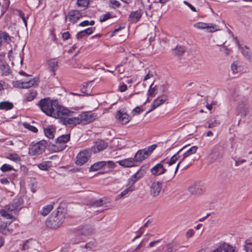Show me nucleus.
<instances>
[{
	"mask_svg": "<svg viewBox=\"0 0 252 252\" xmlns=\"http://www.w3.org/2000/svg\"><path fill=\"white\" fill-rule=\"evenodd\" d=\"M134 187L132 186H129L128 188L123 191L120 194H119L117 197V199H121L129 193H130L134 190Z\"/></svg>",
	"mask_w": 252,
	"mask_h": 252,
	"instance_id": "nucleus-34",
	"label": "nucleus"
},
{
	"mask_svg": "<svg viewBox=\"0 0 252 252\" xmlns=\"http://www.w3.org/2000/svg\"><path fill=\"white\" fill-rule=\"evenodd\" d=\"M92 81L89 82L88 83H84L83 87L81 89V91L82 94L86 95H89V93L87 92V88L88 87Z\"/></svg>",
	"mask_w": 252,
	"mask_h": 252,
	"instance_id": "nucleus-50",
	"label": "nucleus"
},
{
	"mask_svg": "<svg viewBox=\"0 0 252 252\" xmlns=\"http://www.w3.org/2000/svg\"><path fill=\"white\" fill-rule=\"evenodd\" d=\"M70 113L71 112L70 111V112L67 115H64L63 116V118H60L62 119V123L63 125L69 127H73L77 125L80 124L81 122L80 119L79 115H78L77 117H73L71 118L65 117V116L69 115Z\"/></svg>",
	"mask_w": 252,
	"mask_h": 252,
	"instance_id": "nucleus-7",
	"label": "nucleus"
},
{
	"mask_svg": "<svg viewBox=\"0 0 252 252\" xmlns=\"http://www.w3.org/2000/svg\"><path fill=\"white\" fill-rule=\"evenodd\" d=\"M105 200L106 199L104 198L99 199L98 200H96L93 202L92 203V206L94 207H100L103 206L104 204L106 203V202H105Z\"/></svg>",
	"mask_w": 252,
	"mask_h": 252,
	"instance_id": "nucleus-44",
	"label": "nucleus"
},
{
	"mask_svg": "<svg viewBox=\"0 0 252 252\" xmlns=\"http://www.w3.org/2000/svg\"><path fill=\"white\" fill-rule=\"evenodd\" d=\"M206 219H208L209 220H211L218 219L216 215L213 213H208L206 216L199 219L198 220H204Z\"/></svg>",
	"mask_w": 252,
	"mask_h": 252,
	"instance_id": "nucleus-43",
	"label": "nucleus"
},
{
	"mask_svg": "<svg viewBox=\"0 0 252 252\" xmlns=\"http://www.w3.org/2000/svg\"><path fill=\"white\" fill-rule=\"evenodd\" d=\"M205 184L201 181H197L190 185L188 189V191L192 195H199L206 191Z\"/></svg>",
	"mask_w": 252,
	"mask_h": 252,
	"instance_id": "nucleus-4",
	"label": "nucleus"
},
{
	"mask_svg": "<svg viewBox=\"0 0 252 252\" xmlns=\"http://www.w3.org/2000/svg\"><path fill=\"white\" fill-rule=\"evenodd\" d=\"M165 162V160H161L159 163L155 165L151 169V172L154 176H159L164 174L167 170L163 166V163Z\"/></svg>",
	"mask_w": 252,
	"mask_h": 252,
	"instance_id": "nucleus-9",
	"label": "nucleus"
},
{
	"mask_svg": "<svg viewBox=\"0 0 252 252\" xmlns=\"http://www.w3.org/2000/svg\"><path fill=\"white\" fill-rule=\"evenodd\" d=\"M153 85V83L151 84V85L150 87V89L149 90V95L151 96V97H154L156 94V87H152Z\"/></svg>",
	"mask_w": 252,
	"mask_h": 252,
	"instance_id": "nucleus-53",
	"label": "nucleus"
},
{
	"mask_svg": "<svg viewBox=\"0 0 252 252\" xmlns=\"http://www.w3.org/2000/svg\"><path fill=\"white\" fill-rule=\"evenodd\" d=\"M116 118L123 125H126L127 124L130 120V117L123 110H119L117 112Z\"/></svg>",
	"mask_w": 252,
	"mask_h": 252,
	"instance_id": "nucleus-14",
	"label": "nucleus"
},
{
	"mask_svg": "<svg viewBox=\"0 0 252 252\" xmlns=\"http://www.w3.org/2000/svg\"><path fill=\"white\" fill-rule=\"evenodd\" d=\"M157 146L156 145H152V146L148 147L147 150H146V152L147 154H148V156L152 153L154 150L156 148Z\"/></svg>",
	"mask_w": 252,
	"mask_h": 252,
	"instance_id": "nucleus-59",
	"label": "nucleus"
},
{
	"mask_svg": "<svg viewBox=\"0 0 252 252\" xmlns=\"http://www.w3.org/2000/svg\"><path fill=\"white\" fill-rule=\"evenodd\" d=\"M82 17V15L79 11L73 10L68 12L67 16L66 17V19L68 18L70 22L74 23Z\"/></svg>",
	"mask_w": 252,
	"mask_h": 252,
	"instance_id": "nucleus-17",
	"label": "nucleus"
},
{
	"mask_svg": "<svg viewBox=\"0 0 252 252\" xmlns=\"http://www.w3.org/2000/svg\"><path fill=\"white\" fill-rule=\"evenodd\" d=\"M49 68L51 72H54L58 66V62L55 59H50L48 61Z\"/></svg>",
	"mask_w": 252,
	"mask_h": 252,
	"instance_id": "nucleus-27",
	"label": "nucleus"
},
{
	"mask_svg": "<svg viewBox=\"0 0 252 252\" xmlns=\"http://www.w3.org/2000/svg\"><path fill=\"white\" fill-rule=\"evenodd\" d=\"M65 211V209L62 206V204L61 203L56 212H54L52 215H54L55 217H57L58 220H62L64 218Z\"/></svg>",
	"mask_w": 252,
	"mask_h": 252,
	"instance_id": "nucleus-19",
	"label": "nucleus"
},
{
	"mask_svg": "<svg viewBox=\"0 0 252 252\" xmlns=\"http://www.w3.org/2000/svg\"><path fill=\"white\" fill-rule=\"evenodd\" d=\"M12 170H14L13 166L10 164H4L1 166V171L2 172L9 171Z\"/></svg>",
	"mask_w": 252,
	"mask_h": 252,
	"instance_id": "nucleus-48",
	"label": "nucleus"
},
{
	"mask_svg": "<svg viewBox=\"0 0 252 252\" xmlns=\"http://www.w3.org/2000/svg\"><path fill=\"white\" fill-rule=\"evenodd\" d=\"M236 42L239 49L241 50V52L243 56L247 59H250L251 57V55L249 48H248L246 46L244 47L241 46L237 40L236 41Z\"/></svg>",
	"mask_w": 252,
	"mask_h": 252,
	"instance_id": "nucleus-25",
	"label": "nucleus"
},
{
	"mask_svg": "<svg viewBox=\"0 0 252 252\" xmlns=\"http://www.w3.org/2000/svg\"><path fill=\"white\" fill-rule=\"evenodd\" d=\"M45 135L50 139H53L54 137L55 129L52 125L48 126L44 128Z\"/></svg>",
	"mask_w": 252,
	"mask_h": 252,
	"instance_id": "nucleus-23",
	"label": "nucleus"
},
{
	"mask_svg": "<svg viewBox=\"0 0 252 252\" xmlns=\"http://www.w3.org/2000/svg\"><path fill=\"white\" fill-rule=\"evenodd\" d=\"M231 68L233 73H237L241 70V66L236 62L232 63Z\"/></svg>",
	"mask_w": 252,
	"mask_h": 252,
	"instance_id": "nucleus-40",
	"label": "nucleus"
},
{
	"mask_svg": "<svg viewBox=\"0 0 252 252\" xmlns=\"http://www.w3.org/2000/svg\"><path fill=\"white\" fill-rule=\"evenodd\" d=\"M221 247L222 249V251L225 252H234L235 251L234 248L228 244H224Z\"/></svg>",
	"mask_w": 252,
	"mask_h": 252,
	"instance_id": "nucleus-46",
	"label": "nucleus"
},
{
	"mask_svg": "<svg viewBox=\"0 0 252 252\" xmlns=\"http://www.w3.org/2000/svg\"><path fill=\"white\" fill-rule=\"evenodd\" d=\"M92 152L90 149L80 152L76 157L75 163L78 165H82L90 158Z\"/></svg>",
	"mask_w": 252,
	"mask_h": 252,
	"instance_id": "nucleus-6",
	"label": "nucleus"
},
{
	"mask_svg": "<svg viewBox=\"0 0 252 252\" xmlns=\"http://www.w3.org/2000/svg\"><path fill=\"white\" fill-rule=\"evenodd\" d=\"M193 27L198 29L206 30L209 32H213L219 30L218 26L213 23L198 22L194 24Z\"/></svg>",
	"mask_w": 252,
	"mask_h": 252,
	"instance_id": "nucleus-8",
	"label": "nucleus"
},
{
	"mask_svg": "<svg viewBox=\"0 0 252 252\" xmlns=\"http://www.w3.org/2000/svg\"><path fill=\"white\" fill-rule=\"evenodd\" d=\"M38 168L42 170H47L49 166L47 162L44 161L40 163L38 165Z\"/></svg>",
	"mask_w": 252,
	"mask_h": 252,
	"instance_id": "nucleus-52",
	"label": "nucleus"
},
{
	"mask_svg": "<svg viewBox=\"0 0 252 252\" xmlns=\"http://www.w3.org/2000/svg\"><path fill=\"white\" fill-rule=\"evenodd\" d=\"M197 149L198 148L197 146H192L184 154V158H187L189 157L190 155L195 153L197 151Z\"/></svg>",
	"mask_w": 252,
	"mask_h": 252,
	"instance_id": "nucleus-41",
	"label": "nucleus"
},
{
	"mask_svg": "<svg viewBox=\"0 0 252 252\" xmlns=\"http://www.w3.org/2000/svg\"><path fill=\"white\" fill-rule=\"evenodd\" d=\"M93 231V228L89 225H85L80 230V233L85 236L91 235Z\"/></svg>",
	"mask_w": 252,
	"mask_h": 252,
	"instance_id": "nucleus-29",
	"label": "nucleus"
},
{
	"mask_svg": "<svg viewBox=\"0 0 252 252\" xmlns=\"http://www.w3.org/2000/svg\"><path fill=\"white\" fill-rule=\"evenodd\" d=\"M36 95L35 92H32L27 93L25 95V99L27 101H31L34 99Z\"/></svg>",
	"mask_w": 252,
	"mask_h": 252,
	"instance_id": "nucleus-42",
	"label": "nucleus"
},
{
	"mask_svg": "<svg viewBox=\"0 0 252 252\" xmlns=\"http://www.w3.org/2000/svg\"><path fill=\"white\" fill-rule=\"evenodd\" d=\"M54 208L53 205L50 204L44 207L40 211V213L43 216H47Z\"/></svg>",
	"mask_w": 252,
	"mask_h": 252,
	"instance_id": "nucleus-35",
	"label": "nucleus"
},
{
	"mask_svg": "<svg viewBox=\"0 0 252 252\" xmlns=\"http://www.w3.org/2000/svg\"><path fill=\"white\" fill-rule=\"evenodd\" d=\"M79 115L81 123L85 122L86 123H90L95 119V115L94 114L84 112Z\"/></svg>",
	"mask_w": 252,
	"mask_h": 252,
	"instance_id": "nucleus-16",
	"label": "nucleus"
},
{
	"mask_svg": "<svg viewBox=\"0 0 252 252\" xmlns=\"http://www.w3.org/2000/svg\"><path fill=\"white\" fill-rule=\"evenodd\" d=\"M51 142H47L42 140L32 145L29 149V154L32 156H35L41 154L45 150L48 146L51 145Z\"/></svg>",
	"mask_w": 252,
	"mask_h": 252,
	"instance_id": "nucleus-3",
	"label": "nucleus"
},
{
	"mask_svg": "<svg viewBox=\"0 0 252 252\" xmlns=\"http://www.w3.org/2000/svg\"><path fill=\"white\" fill-rule=\"evenodd\" d=\"M37 105L47 115L56 119L63 118V115L70 112L69 110L62 107L57 100H51L49 97L41 99Z\"/></svg>",
	"mask_w": 252,
	"mask_h": 252,
	"instance_id": "nucleus-1",
	"label": "nucleus"
},
{
	"mask_svg": "<svg viewBox=\"0 0 252 252\" xmlns=\"http://www.w3.org/2000/svg\"><path fill=\"white\" fill-rule=\"evenodd\" d=\"M183 3L185 5L189 6L192 11H194V12L196 11V8L194 6H193L191 4H190L189 3L188 1H184Z\"/></svg>",
	"mask_w": 252,
	"mask_h": 252,
	"instance_id": "nucleus-63",
	"label": "nucleus"
},
{
	"mask_svg": "<svg viewBox=\"0 0 252 252\" xmlns=\"http://www.w3.org/2000/svg\"><path fill=\"white\" fill-rule=\"evenodd\" d=\"M33 241H34L32 239H30L26 240L23 245L22 250L23 251L28 250L32 246V243Z\"/></svg>",
	"mask_w": 252,
	"mask_h": 252,
	"instance_id": "nucleus-39",
	"label": "nucleus"
},
{
	"mask_svg": "<svg viewBox=\"0 0 252 252\" xmlns=\"http://www.w3.org/2000/svg\"><path fill=\"white\" fill-rule=\"evenodd\" d=\"M139 179L136 176V175L134 174H133L129 179L128 183L129 184H131V186H133L134 184Z\"/></svg>",
	"mask_w": 252,
	"mask_h": 252,
	"instance_id": "nucleus-54",
	"label": "nucleus"
},
{
	"mask_svg": "<svg viewBox=\"0 0 252 252\" xmlns=\"http://www.w3.org/2000/svg\"><path fill=\"white\" fill-rule=\"evenodd\" d=\"M145 171L142 170L141 168L135 173L138 179H140L141 177H142L145 175Z\"/></svg>",
	"mask_w": 252,
	"mask_h": 252,
	"instance_id": "nucleus-57",
	"label": "nucleus"
},
{
	"mask_svg": "<svg viewBox=\"0 0 252 252\" xmlns=\"http://www.w3.org/2000/svg\"><path fill=\"white\" fill-rule=\"evenodd\" d=\"M249 112L248 105L244 102H240L237 107L236 110V115L241 116H246Z\"/></svg>",
	"mask_w": 252,
	"mask_h": 252,
	"instance_id": "nucleus-13",
	"label": "nucleus"
},
{
	"mask_svg": "<svg viewBox=\"0 0 252 252\" xmlns=\"http://www.w3.org/2000/svg\"><path fill=\"white\" fill-rule=\"evenodd\" d=\"M105 166H107L110 168H113L115 166V163L112 161H105Z\"/></svg>",
	"mask_w": 252,
	"mask_h": 252,
	"instance_id": "nucleus-61",
	"label": "nucleus"
},
{
	"mask_svg": "<svg viewBox=\"0 0 252 252\" xmlns=\"http://www.w3.org/2000/svg\"><path fill=\"white\" fill-rule=\"evenodd\" d=\"M180 248L178 243L173 241L171 243L166 245V251L167 252H176Z\"/></svg>",
	"mask_w": 252,
	"mask_h": 252,
	"instance_id": "nucleus-22",
	"label": "nucleus"
},
{
	"mask_svg": "<svg viewBox=\"0 0 252 252\" xmlns=\"http://www.w3.org/2000/svg\"><path fill=\"white\" fill-rule=\"evenodd\" d=\"M5 157L16 163H19L22 160L21 157L16 153L7 154Z\"/></svg>",
	"mask_w": 252,
	"mask_h": 252,
	"instance_id": "nucleus-28",
	"label": "nucleus"
},
{
	"mask_svg": "<svg viewBox=\"0 0 252 252\" xmlns=\"http://www.w3.org/2000/svg\"><path fill=\"white\" fill-rule=\"evenodd\" d=\"M77 4L80 7H87L89 4V0H77Z\"/></svg>",
	"mask_w": 252,
	"mask_h": 252,
	"instance_id": "nucleus-51",
	"label": "nucleus"
},
{
	"mask_svg": "<svg viewBox=\"0 0 252 252\" xmlns=\"http://www.w3.org/2000/svg\"><path fill=\"white\" fill-rule=\"evenodd\" d=\"M45 224L48 229H56L62 225V221H45Z\"/></svg>",
	"mask_w": 252,
	"mask_h": 252,
	"instance_id": "nucleus-26",
	"label": "nucleus"
},
{
	"mask_svg": "<svg viewBox=\"0 0 252 252\" xmlns=\"http://www.w3.org/2000/svg\"><path fill=\"white\" fill-rule=\"evenodd\" d=\"M14 105L12 102L9 101H1V110H9L12 109Z\"/></svg>",
	"mask_w": 252,
	"mask_h": 252,
	"instance_id": "nucleus-37",
	"label": "nucleus"
},
{
	"mask_svg": "<svg viewBox=\"0 0 252 252\" xmlns=\"http://www.w3.org/2000/svg\"><path fill=\"white\" fill-rule=\"evenodd\" d=\"M18 12L19 13V16L21 17V18L22 19L23 21H24L25 24L27 26V20L25 17V14L24 13L21 11V10H18Z\"/></svg>",
	"mask_w": 252,
	"mask_h": 252,
	"instance_id": "nucleus-62",
	"label": "nucleus"
},
{
	"mask_svg": "<svg viewBox=\"0 0 252 252\" xmlns=\"http://www.w3.org/2000/svg\"><path fill=\"white\" fill-rule=\"evenodd\" d=\"M70 37V34L69 32H64L62 34V37L64 40H66L69 39Z\"/></svg>",
	"mask_w": 252,
	"mask_h": 252,
	"instance_id": "nucleus-64",
	"label": "nucleus"
},
{
	"mask_svg": "<svg viewBox=\"0 0 252 252\" xmlns=\"http://www.w3.org/2000/svg\"><path fill=\"white\" fill-rule=\"evenodd\" d=\"M95 28H89L85 30L79 32L76 35V38L78 39L82 38L86 35H90L92 33Z\"/></svg>",
	"mask_w": 252,
	"mask_h": 252,
	"instance_id": "nucleus-24",
	"label": "nucleus"
},
{
	"mask_svg": "<svg viewBox=\"0 0 252 252\" xmlns=\"http://www.w3.org/2000/svg\"><path fill=\"white\" fill-rule=\"evenodd\" d=\"M245 249L247 252H252V240H246L245 241Z\"/></svg>",
	"mask_w": 252,
	"mask_h": 252,
	"instance_id": "nucleus-45",
	"label": "nucleus"
},
{
	"mask_svg": "<svg viewBox=\"0 0 252 252\" xmlns=\"http://www.w3.org/2000/svg\"><path fill=\"white\" fill-rule=\"evenodd\" d=\"M13 85L15 88L23 89V83L20 81H16L13 82Z\"/></svg>",
	"mask_w": 252,
	"mask_h": 252,
	"instance_id": "nucleus-55",
	"label": "nucleus"
},
{
	"mask_svg": "<svg viewBox=\"0 0 252 252\" xmlns=\"http://www.w3.org/2000/svg\"><path fill=\"white\" fill-rule=\"evenodd\" d=\"M35 81L34 79H31L29 81L23 82V89L29 88L34 85Z\"/></svg>",
	"mask_w": 252,
	"mask_h": 252,
	"instance_id": "nucleus-47",
	"label": "nucleus"
},
{
	"mask_svg": "<svg viewBox=\"0 0 252 252\" xmlns=\"http://www.w3.org/2000/svg\"><path fill=\"white\" fill-rule=\"evenodd\" d=\"M12 37L10 36L7 33L5 32H1V39L6 43L7 44H10L12 42Z\"/></svg>",
	"mask_w": 252,
	"mask_h": 252,
	"instance_id": "nucleus-38",
	"label": "nucleus"
},
{
	"mask_svg": "<svg viewBox=\"0 0 252 252\" xmlns=\"http://www.w3.org/2000/svg\"><path fill=\"white\" fill-rule=\"evenodd\" d=\"M23 126L25 128L29 129L30 130L32 131L33 132H37L38 131L37 128L36 127H35V126H33L31 125L29 123H24L23 124Z\"/></svg>",
	"mask_w": 252,
	"mask_h": 252,
	"instance_id": "nucleus-49",
	"label": "nucleus"
},
{
	"mask_svg": "<svg viewBox=\"0 0 252 252\" xmlns=\"http://www.w3.org/2000/svg\"><path fill=\"white\" fill-rule=\"evenodd\" d=\"M183 149H180L177 153L174 154L170 159V160L167 162L165 161V163H166L168 164L169 165H171L175 163L176 161L178 160V159L179 158V153L181 152V151Z\"/></svg>",
	"mask_w": 252,
	"mask_h": 252,
	"instance_id": "nucleus-36",
	"label": "nucleus"
},
{
	"mask_svg": "<svg viewBox=\"0 0 252 252\" xmlns=\"http://www.w3.org/2000/svg\"><path fill=\"white\" fill-rule=\"evenodd\" d=\"M110 18V14L109 13L104 14L100 17V21L103 22Z\"/></svg>",
	"mask_w": 252,
	"mask_h": 252,
	"instance_id": "nucleus-56",
	"label": "nucleus"
},
{
	"mask_svg": "<svg viewBox=\"0 0 252 252\" xmlns=\"http://www.w3.org/2000/svg\"><path fill=\"white\" fill-rule=\"evenodd\" d=\"M220 125V122L215 120L214 122L210 123L208 126V127L209 128H213L214 127H216Z\"/></svg>",
	"mask_w": 252,
	"mask_h": 252,
	"instance_id": "nucleus-60",
	"label": "nucleus"
},
{
	"mask_svg": "<svg viewBox=\"0 0 252 252\" xmlns=\"http://www.w3.org/2000/svg\"><path fill=\"white\" fill-rule=\"evenodd\" d=\"M134 159L132 158H129L125 159L122 160H119L118 163L124 167H129L134 166Z\"/></svg>",
	"mask_w": 252,
	"mask_h": 252,
	"instance_id": "nucleus-21",
	"label": "nucleus"
},
{
	"mask_svg": "<svg viewBox=\"0 0 252 252\" xmlns=\"http://www.w3.org/2000/svg\"><path fill=\"white\" fill-rule=\"evenodd\" d=\"M212 162L220 161L224 155V151L222 149L215 148L211 154Z\"/></svg>",
	"mask_w": 252,
	"mask_h": 252,
	"instance_id": "nucleus-12",
	"label": "nucleus"
},
{
	"mask_svg": "<svg viewBox=\"0 0 252 252\" xmlns=\"http://www.w3.org/2000/svg\"><path fill=\"white\" fill-rule=\"evenodd\" d=\"M94 246V241H90L87 243L85 245V248L88 250H92L93 247Z\"/></svg>",
	"mask_w": 252,
	"mask_h": 252,
	"instance_id": "nucleus-58",
	"label": "nucleus"
},
{
	"mask_svg": "<svg viewBox=\"0 0 252 252\" xmlns=\"http://www.w3.org/2000/svg\"><path fill=\"white\" fill-rule=\"evenodd\" d=\"M148 156V154H147L146 152V149H143L141 150H139L135 154L134 156V161H140L143 160L145 158H146Z\"/></svg>",
	"mask_w": 252,
	"mask_h": 252,
	"instance_id": "nucleus-20",
	"label": "nucleus"
},
{
	"mask_svg": "<svg viewBox=\"0 0 252 252\" xmlns=\"http://www.w3.org/2000/svg\"><path fill=\"white\" fill-rule=\"evenodd\" d=\"M142 13L141 10L132 11L128 17V20L131 23H136L141 17Z\"/></svg>",
	"mask_w": 252,
	"mask_h": 252,
	"instance_id": "nucleus-18",
	"label": "nucleus"
},
{
	"mask_svg": "<svg viewBox=\"0 0 252 252\" xmlns=\"http://www.w3.org/2000/svg\"><path fill=\"white\" fill-rule=\"evenodd\" d=\"M162 184L159 181L153 183L150 189V194L153 197L158 196L162 190Z\"/></svg>",
	"mask_w": 252,
	"mask_h": 252,
	"instance_id": "nucleus-10",
	"label": "nucleus"
},
{
	"mask_svg": "<svg viewBox=\"0 0 252 252\" xmlns=\"http://www.w3.org/2000/svg\"><path fill=\"white\" fill-rule=\"evenodd\" d=\"M105 164L104 161L97 162L91 166L90 171H97L101 168L105 166Z\"/></svg>",
	"mask_w": 252,
	"mask_h": 252,
	"instance_id": "nucleus-30",
	"label": "nucleus"
},
{
	"mask_svg": "<svg viewBox=\"0 0 252 252\" xmlns=\"http://www.w3.org/2000/svg\"><path fill=\"white\" fill-rule=\"evenodd\" d=\"M70 139V134L62 135L57 139L55 144H52L53 146V150L55 152H60L63 150L66 147V143Z\"/></svg>",
	"mask_w": 252,
	"mask_h": 252,
	"instance_id": "nucleus-5",
	"label": "nucleus"
},
{
	"mask_svg": "<svg viewBox=\"0 0 252 252\" xmlns=\"http://www.w3.org/2000/svg\"><path fill=\"white\" fill-rule=\"evenodd\" d=\"M1 72L2 74L4 75H7L11 73V69L9 65L5 63H1Z\"/></svg>",
	"mask_w": 252,
	"mask_h": 252,
	"instance_id": "nucleus-33",
	"label": "nucleus"
},
{
	"mask_svg": "<svg viewBox=\"0 0 252 252\" xmlns=\"http://www.w3.org/2000/svg\"><path fill=\"white\" fill-rule=\"evenodd\" d=\"M23 200L21 197L15 198L12 203L8 205L5 210H1V216L4 217L6 219H12L14 214L22 208Z\"/></svg>",
	"mask_w": 252,
	"mask_h": 252,
	"instance_id": "nucleus-2",
	"label": "nucleus"
},
{
	"mask_svg": "<svg viewBox=\"0 0 252 252\" xmlns=\"http://www.w3.org/2000/svg\"><path fill=\"white\" fill-rule=\"evenodd\" d=\"M107 146L108 144L107 143L102 140H98L96 141L94 145L90 150L92 153H96L105 149Z\"/></svg>",
	"mask_w": 252,
	"mask_h": 252,
	"instance_id": "nucleus-11",
	"label": "nucleus"
},
{
	"mask_svg": "<svg viewBox=\"0 0 252 252\" xmlns=\"http://www.w3.org/2000/svg\"><path fill=\"white\" fill-rule=\"evenodd\" d=\"M167 99V96L166 95H162L157 99L154 100L153 102L151 105V109H150L147 113L150 112L151 111L154 110L158 106H160L162 104H163L166 100Z\"/></svg>",
	"mask_w": 252,
	"mask_h": 252,
	"instance_id": "nucleus-15",
	"label": "nucleus"
},
{
	"mask_svg": "<svg viewBox=\"0 0 252 252\" xmlns=\"http://www.w3.org/2000/svg\"><path fill=\"white\" fill-rule=\"evenodd\" d=\"M186 158H184V154L183 158L181 159L179 162L178 163V164L176 166L175 171L174 174L168 177H164L162 181L165 182H167L170 181L172 179H173L174 178V177L175 176V175L176 173L177 172V171L180 165L181 164L182 162H183V161Z\"/></svg>",
	"mask_w": 252,
	"mask_h": 252,
	"instance_id": "nucleus-31",
	"label": "nucleus"
},
{
	"mask_svg": "<svg viewBox=\"0 0 252 252\" xmlns=\"http://www.w3.org/2000/svg\"><path fill=\"white\" fill-rule=\"evenodd\" d=\"M185 48L181 46H177L173 50L174 55L179 57L182 56L185 52Z\"/></svg>",
	"mask_w": 252,
	"mask_h": 252,
	"instance_id": "nucleus-32",
	"label": "nucleus"
}]
</instances>
